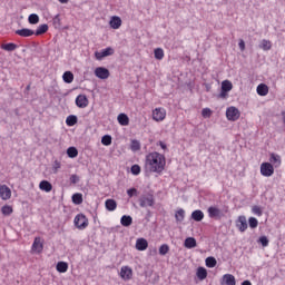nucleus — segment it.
Here are the masks:
<instances>
[{
  "label": "nucleus",
  "mask_w": 285,
  "mask_h": 285,
  "mask_svg": "<svg viewBox=\"0 0 285 285\" xmlns=\"http://www.w3.org/2000/svg\"><path fill=\"white\" fill-rule=\"evenodd\" d=\"M144 170L146 175H163L166 170V155L151 151L145 156Z\"/></svg>",
  "instance_id": "nucleus-1"
},
{
  "label": "nucleus",
  "mask_w": 285,
  "mask_h": 285,
  "mask_svg": "<svg viewBox=\"0 0 285 285\" xmlns=\"http://www.w3.org/2000/svg\"><path fill=\"white\" fill-rule=\"evenodd\" d=\"M139 206L140 208H153V206H155V194L147 193L140 196Z\"/></svg>",
  "instance_id": "nucleus-2"
},
{
  "label": "nucleus",
  "mask_w": 285,
  "mask_h": 285,
  "mask_svg": "<svg viewBox=\"0 0 285 285\" xmlns=\"http://www.w3.org/2000/svg\"><path fill=\"white\" fill-rule=\"evenodd\" d=\"M73 224L76 228H78V230H86L87 226H89L90 223L88 220V217H86V215L78 214L73 219Z\"/></svg>",
  "instance_id": "nucleus-3"
},
{
  "label": "nucleus",
  "mask_w": 285,
  "mask_h": 285,
  "mask_svg": "<svg viewBox=\"0 0 285 285\" xmlns=\"http://www.w3.org/2000/svg\"><path fill=\"white\" fill-rule=\"evenodd\" d=\"M242 117V111L235 106H230L226 109V118L228 121H238Z\"/></svg>",
  "instance_id": "nucleus-4"
},
{
  "label": "nucleus",
  "mask_w": 285,
  "mask_h": 285,
  "mask_svg": "<svg viewBox=\"0 0 285 285\" xmlns=\"http://www.w3.org/2000/svg\"><path fill=\"white\" fill-rule=\"evenodd\" d=\"M207 213L210 219H223V217H226V214L224 213V210H222L217 206L208 207Z\"/></svg>",
  "instance_id": "nucleus-5"
},
{
  "label": "nucleus",
  "mask_w": 285,
  "mask_h": 285,
  "mask_svg": "<svg viewBox=\"0 0 285 285\" xmlns=\"http://www.w3.org/2000/svg\"><path fill=\"white\" fill-rule=\"evenodd\" d=\"M151 117L154 121H164L166 119V109L164 107H157L151 111Z\"/></svg>",
  "instance_id": "nucleus-6"
},
{
  "label": "nucleus",
  "mask_w": 285,
  "mask_h": 285,
  "mask_svg": "<svg viewBox=\"0 0 285 285\" xmlns=\"http://www.w3.org/2000/svg\"><path fill=\"white\" fill-rule=\"evenodd\" d=\"M274 174H275V167H273V164L263 163L261 165V175H263V177H273Z\"/></svg>",
  "instance_id": "nucleus-7"
},
{
  "label": "nucleus",
  "mask_w": 285,
  "mask_h": 285,
  "mask_svg": "<svg viewBox=\"0 0 285 285\" xmlns=\"http://www.w3.org/2000/svg\"><path fill=\"white\" fill-rule=\"evenodd\" d=\"M111 55H115V49H112V47H108L106 49H102L101 51L95 52V57L98 61H101V59L106 57H111Z\"/></svg>",
  "instance_id": "nucleus-8"
},
{
  "label": "nucleus",
  "mask_w": 285,
  "mask_h": 285,
  "mask_svg": "<svg viewBox=\"0 0 285 285\" xmlns=\"http://www.w3.org/2000/svg\"><path fill=\"white\" fill-rule=\"evenodd\" d=\"M119 276L125 281V282H130L132 279V268L130 266H122L120 268Z\"/></svg>",
  "instance_id": "nucleus-9"
},
{
  "label": "nucleus",
  "mask_w": 285,
  "mask_h": 285,
  "mask_svg": "<svg viewBox=\"0 0 285 285\" xmlns=\"http://www.w3.org/2000/svg\"><path fill=\"white\" fill-rule=\"evenodd\" d=\"M10 197H12V190H10V187H8V185H0V199L8 202Z\"/></svg>",
  "instance_id": "nucleus-10"
},
{
  "label": "nucleus",
  "mask_w": 285,
  "mask_h": 285,
  "mask_svg": "<svg viewBox=\"0 0 285 285\" xmlns=\"http://www.w3.org/2000/svg\"><path fill=\"white\" fill-rule=\"evenodd\" d=\"M31 250L38 255L43 253V240L41 237H36L31 246Z\"/></svg>",
  "instance_id": "nucleus-11"
},
{
  "label": "nucleus",
  "mask_w": 285,
  "mask_h": 285,
  "mask_svg": "<svg viewBox=\"0 0 285 285\" xmlns=\"http://www.w3.org/2000/svg\"><path fill=\"white\" fill-rule=\"evenodd\" d=\"M236 227L240 233H245L248 229V222L246 220V216H239L236 220Z\"/></svg>",
  "instance_id": "nucleus-12"
},
{
  "label": "nucleus",
  "mask_w": 285,
  "mask_h": 285,
  "mask_svg": "<svg viewBox=\"0 0 285 285\" xmlns=\"http://www.w3.org/2000/svg\"><path fill=\"white\" fill-rule=\"evenodd\" d=\"M95 76L98 77V79H108V77H110V71L105 67H97L95 69Z\"/></svg>",
  "instance_id": "nucleus-13"
},
{
  "label": "nucleus",
  "mask_w": 285,
  "mask_h": 285,
  "mask_svg": "<svg viewBox=\"0 0 285 285\" xmlns=\"http://www.w3.org/2000/svg\"><path fill=\"white\" fill-rule=\"evenodd\" d=\"M88 97H86V95H79L76 98V106L78 108H88Z\"/></svg>",
  "instance_id": "nucleus-14"
},
{
  "label": "nucleus",
  "mask_w": 285,
  "mask_h": 285,
  "mask_svg": "<svg viewBox=\"0 0 285 285\" xmlns=\"http://www.w3.org/2000/svg\"><path fill=\"white\" fill-rule=\"evenodd\" d=\"M109 26L112 30H119L121 28V18L119 16H112Z\"/></svg>",
  "instance_id": "nucleus-15"
},
{
  "label": "nucleus",
  "mask_w": 285,
  "mask_h": 285,
  "mask_svg": "<svg viewBox=\"0 0 285 285\" xmlns=\"http://www.w3.org/2000/svg\"><path fill=\"white\" fill-rule=\"evenodd\" d=\"M237 282L235 281V277L233 274H225L222 277L220 285H236Z\"/></svg>",
  "instance_id": "nucleus-16"
},
{
  "label": "nucleus",
  "mask_w": 285,
  "mask_h": 285,
  "mask_svg": "<svg viewBox=\"0 0 285 285\" xmlns=\"http://www.w3.org/2000/svg\"><path fill=\"white\" fill-rule=\"evenodd\" d=\"M269 161L275 168H279L282 166V157L277 154H271Z\"/></svg>",
  "instance_id": "nucleus-17"
},
{
  "label": "nucleus",
  "mask_w": 285,
  "mask_h": 285,
  "mask_svg": "<svg viewBox=\"0 0 285 285\" xmlns=\"http://www.w3.org/2000/svg\"><path fill=\"white\" fill-rule=\"evenodd\" d=\"M148 248V240L146 238H138L136 240L137 250H146Z\"/></svg>",
  "instance_id": "nucleus-18"
},
{
  "label": "nucleus",
  "mask_w": 285,
  "mask_h": 285,
  "mask_svg": "<svg viewBox=\"0 0 285 285\" xmlns=\"http://www.w3.org/2000/svg\"><path fill=\"white\" fill-rule=\"evenodd\" d=\"M256 91L259 97H266V95H268V85L259 83L256 88Z\"/></svg>",
  "instance_id": "nucleus-19"
},
{
  "label": "nucleus",
  "mask_w": 285,
  "mask_h": 285,
  "mask_svg": "<svg viewBox=\"0 0 285 285\" xmlns=\"http://www.w3.org/2000/svg\"><path fill=\"white\" fill-rule=\"evenodd\" d=\"M16 35H18L19 37H32V35H35V30L32 29H18L16 31Z\"/></svg>",
  "instance_id": "nucleus-20"
},
{
  "label": "nucleus",
  "mask_w": 285,
  "mask_h": 285,
  "mask_svg": "<svg viewBox=\"0 0 285 285\" xmlns=\"http://www.w3.org/2000/svg\"><path fill=\"white\" fill-rule=\"evenodd\" d=\"M105 207L110 213H112L114 210H117V200H115V199H107L105 202Z\"/></svg>",
  "instance_id": "nucleus-21"
},
{
  "label": "nucleus",
  "mask_w": 285,
  "mask_h": 285,
  "mask_svg": "<svg viewBox=\"0 0 285 285\" xmlns=\"http://www.w3.org/2000/svg\"><path fill=\"white\" fill-rule=\"evenodd\" d=\"M40 190H43L45 193H50L52 190V184L48 180H42L39 184Z\"/></svg>",
  "instance_id": "nucleus-22"
},
{
  "label": "nucleus",
  "mask_w": 285,
  "mask_h": 285,
  "mask_svg": "<svg viewBox=\"0 0 285 285\" xmlns=\"http://www.w3.org/2000/svg\"><path fill=\"white\" fill-rule=\"evenodd\" d=\"M185 248H195L197 247V239L195 237H187L184 243Z\"/></svg>",
  "instance_id": "nucleus-23"
},
{
  "label": "nucleus",
  "mask_w": 285,
  "mask_h": 285,
  "mask_svg": "<svg viewBox=\"0 0 285 285\" xmlns=\"http://www.w3.org/2000/svg\"><path fill=\"white\" fill-rule=\"evenodd\" d=\"M191 219H194V222H202V219H204V212H202V209H196L191 213Z\"/></svg>",
  "instance_id": "nucleus-24"
},
{
  "label": "nucleus",
  "mask_w": 285,
  "mask_h": 285,
  "mask_svg": "<svg viewBox=\"0 0 285 285\" xmlns=\"http://www.w3.org/2000/svg\"><path fill=\"white\" fill-rule=\"evenodd\" d=\"M120 224H121V226H125L126 228H128V226H132V217L128 216V215H124L120 218Z\"/></svg>",
  "instance_id": "nucleus-25"
},
{
  "label": "nucleus",
  "mask_w": 285,
  "mask_h": 285,
  "mask_svg": "<svg viewBox=\"0 0 285 285\" xmlns=\"http://www.w3.org/2000/svg\"><path fill=\"white\" fill-rule=\"evenodd\" d=\"M118 124H120V126H128V124H130V118H128V115L126 114H120L118 115Z\"/></svg>",
  "instance_id": "nucleus-26"
},
{
  "label": "nucleus",
  "mask_w": 285,
  "mask_h": 285,
  "mask_svg": "<svg viewBox=\"0 0 285 285\" xmlns=\"http://www.w3.org/2000/svg\"><path fill=\"white\" fill-rule=\"evenodd\" d=\"M56 271L58 273H68V263L58 262L57 265H56Z\"/></svg>",
  "instance_id": "nucleus-27"
},
{
  "label": "nucleus",
  "mask_w": 285,
  "mask_h": 285,
  "mask_svg": "<svg viewBox=\"0 0 285 285\" xmlns=\"http://www.w3.org/2000/svg\"><path fill=\"white\" fill-rule=\"evenodd\" d=\"M62 80L65 83H72V81H75V75L71 71H66L62 75Z\"/></svg>",
  "instance_id": "nucleus-28"
},
{
  "label": "nucleus",
  "mask_w": 285,
  "mask_h": 285,
  "mask_svg": "<svg viewBox=\"0 0 285 285\" xmlns=\"http://www.w3.org/2000/svg\"><path fill=\"white\" fill-rule=\"evenodd\" d=\"M196 275H197L198 279L204 281V279H206V277H208V272L204 267H198Z\"/></svg>",
  "instance_id": "nucleus-29"
},
{
  "label": "nucleus",
  "mask_w": 285,
  "mask_h": 285,
  "mask_svg": "<svg viewBox=\"0 0 285 285\" xmlns=\"http://www.w3.org/2000/svg\"><path fill=\"white\" fill-rule=\"evenodd\" d=\"M16 48H17V45L13 42L1 45V50H6L7 52H14Z\"/></svg>",
  "instance_id": "nucleus-30"
},
{
  "label": "nucleus",
  "mask_w": 285,
  "mask_h": 285,
  "mask_svg": "<svg viewBox=\"0 0 285 285\" xmlns=\"http://www.w3.org/2000/svg\"><path fill=\"white\" fill-rule=\"evenodd\" d=\"M130 150L132 153H137V151L141 150V142H139V140H137V139L131 140Z\"/></svg>",
  "instance_id": "nucleus-31"
},
{
  "label": "nucleus",
  "mask_w": 285,
  "mask_h": 285,
  "mask_svg": "<svg viewBox=\"0 0 285 285\" xmlns=\"http://www.w3.org/2000/svg\"><path fill=\"white\" fill-rule=\"evenodd\" d=\"M222 90L224 92H230V90H233V82H230V80H224L222 82Z\"/></svg>",
  "instance_id": "nucleus-32"
},
{
  "label": "nucleus",
  "mask_w": 285,
  "mask_h": 285,
  "mask_svg": "<svg viewBox=\"0 0 285 285\" xmlns=\"http://www.w3.org/2000/svg\"><path fill=\"white\" fill-rule=\"evenodd\" d=\"M46 32H48V24H40L33 35L40 37V35H46Z\"/></svg>",
  "instance_id": "nucleus-33"
},
{
  "label": "nucleus",
  "mask_w": 285,
  "mask_h": 285,
  "mask_svg": "<svg viewBox=\"0 0 285 285\" xmlns=\"http://www.w3.org/2000/svg\"><path fill=\"white\" fill-rule=\"evenodd\" d=\"M71 199L77 206H79L80 204H83V195L82 194L76 193L72 195Z\"/></svg>",
  "instance_id": "nucleus-34"
},
{
  "label": "nucleus",
  "mask_w": 285,
  "mask_h": 285,
  "mask_svg": "<svg viewBox=\"0 0 285 285\" xmlns=\"http://www.w3.org/2000/svg\"><path fill=\"white\" fill-rule=\"evenodd\" d=\"M259 48L262 50H271L273 48V42H271V40L264 39V40H262Z\"/></svg>",
  "instance_id": "nucleus-35"
},
{
  "label": "nucleus",
  "mask_w": 285,
  "mask_h": 285,
  "mask_svg": "<svg viewBox=\"0 0 285 285\" xmlns=\"http://www.w3.org/2000/svg\"><path fill=\"white\" fill-rule=\"evenodd\" d=\"M158 253L161 256L168 255V253H170V246L168 244L160 245Z\"/></svg>",
  "instance_id": "nucleus-36"
},
{
  "label": "nucleus",
  "mask_w": 285,
  "mask_h": 285,
  "mask_svg": "<svg viewBox=\"0 0 285 285\" xmlns=\"http://www.w3.org/2000/svg\"><path fill=\"white\" fill-rule=\"evenodd\" d=\"M207 268H215L217 266V259L215 257H207L205 261Z\"/></svg>",
  "instance_id": "nucleus-37"
},
{
  "label": "nucleus",
  "mask_w": 285,
  "mask_h": 285,
  "mask_svg": "<svg viewBox=\"0 0 285 285\" xmlns=\"http://www.w3.org/2000/svg\"><path fill=\"white\" fill-rule=\"evenodd\" d=\"M186 217V212L184 209H178L176 213H175V219L176 222H183Z\"/></svg>",
  "instance_id": "nucleus-38"
},
{
  "label": "nucleus",
  "mask_w": 285,
  "mask_h": 285,
  "mask_svg": "<svg viewBox=\"0 0 285 285\" xmlns=\"http://www.w3.org/2000/svg\"><path fill=\"white\" fill-rule=\"evenodd\" d=\"M77 121H78V119H77V116H75V115H70L66 119L67 126H70V127L76 126Z\"/></svg>",
  "instance_id": "nucleus-39"
},
{
  "label": "nucleus",
  "mask_w": 285,
  "mask_h": 285,
  "mask_svg": "<svg viewBox=\"0 0 285 285\" xmlns=\"http://www.w3.org/2000/svg\"><path fill=\"white\" fill-rule=\"evenodd\" d=\"M154 57H155V59H158V61H161V59H164V49H161V48L155 49Z\"/></svg>",
  "instance_id": "nucleus-40"
},
{
  "label": "nucleus",
  "mask_w": 285,
  "mask_h": 285,
  "mask_svg": "<svg viewBox=\"0 0 285 285\" xmlns=\"http://www.w3.org/2000/svg\"><path fill=\"white\" fill-rule=\"evenodd\" d=\"M101 144L102 146H110L112 144V136L110 135L102 136Z\"/></svg>",
  "instance_id": "nucleus-41"
},
{
  "label": "nucleus",
  "mask_w": 285,
  "mask_h": 285,
  "mask_svg": "<svg viewBox=\"0 0 285 285\" xmlns=\"http://www.w3.org/2000/svg\"><path fill=\"white\" fill-rule=\"evenodd\" d=\"M1 213H2V215H4V216L12 215V213H13L12 206H10V205H4V206H2Z\"/></svg>",
  "instance_id": "nucleus-42"
},
{
  "label": "nucleus",
  "mask_w": 285,
  "mask_h": 285,
  "mask_svg": "<svg viewBox=\"0 0 285 285\" xmlns=\"http://www.w3.org/2000/svg\"><path fill=\"white\" fill-rule=\"evenodd\" d=\"M67 155L68 157H70L71 159H75V157H77V155H79V151L75 148V147H69L67 149Z\"/></svg>",
  "instance_id": "nucleus-43"
},
{
  "label": "nucleus",
  "mask_w": 285,
  "mask_h": 285,
  "mask_svg": "<svg viewBox=\"0 0 285 285\" xmlns=\"http://www.w3.org/2000/svg\"><path fill=\"white\" fill-rule=\"evenodd\" d=\"M29 23H31L32 26L39 23V16L36 13H31L28 18Z\"/></svg>",
  "instance_id": "nucleus-44"
},
{
  "label": "nucleus",
  "mask_w": 285,
  "mask_h": 285,
  "mask_svg": "<svg viewBox=\"0 0 285 285\" xmlns=\"http://www.w3.org/2000/svg\"><path fill=\"white\" fill-rule=\"evenodd\" d=\"M202 116L204 117V119H210V117L213 116V110H210V108H204L202 110Z\"/></svg>",
  "instance_id": "nucleus-45"
},
{
  "label": "nucleus",
  "mask_w": 285,
  "mask_h": 285,
  "mask_svg": "<svg viewBox=\"0 0 285 285\" xmlns=\"http://www.w3.org/2000/svg\"><path fill=\"white\" fill-rule=\"evenodd\" d=\"M252 213L254 215H257V217H262V215H264V212L262 210V207L255 205L253 208H252Z\"/></svg>",
  "instance_id": "nucleus-46"
},
{
  "label": "nucleus",
  "mask_w": 285,
  "mask_h": 285,
  "mask_svg": "<svg viewBox=\"0 0 285 285\" xmlns=\"http://www.w3.org/2000/svg\"><path fill=\"white\" fill-rule=\"evenodd\" d=\"M249 227L257 228L259 226V222L255 217H249L248 219Z\"/></svg>",
  "instance_id": "nucleus-47"
},
{
  "label": "nucleus",
  "mask_w": 285,
  "mask_h": 285,
  "mask_svg": "<svg viewBox=\"0 0 285 285\" xmlns=\"http://www.w3.org/2000/svg\"><path fill=\"white\" fill-rule=\"evenodd\" d=\"M128 197H137L139 195V191H137V188H130L127 190Z\"/></svg>",
  "instance_id": "nucleus-48"
},
{
  "label": "nucleus",
  "mask_w": 285,
  "mask_h": 285,
  "mask_svg": "<svg viewBox=\"0 0 285 285\" xmlns=\"http://www.w3.org/2000/svg\"><path fill=\"white\" fill-rule=\"evenodd\" d=\"M59 168H61V163L59 160H55L52 165V170L55 174L59 173Z\"/></svg>",
  "instance_id": "nucleus-49"
},
{
  "label": "nucleus",
  "mask_w": 285,
  "mask_h": 285,
  "mask_svg": "<svg viewBox=\"0 0 285 285\" xmlns=\"http://www.w3.org/2000/svg\"><path fill=\"white\" fill-rule=\"evenodd\" d=\"M131 173H132L134 175H140V173H141V167H140L139 165H132V166H131Z\"/></svg>",
  "instance_id": "nucleus-50"
},
{
  "label": "nucleus",
  "mask_w": 285,
  "mask_h": 285,
  "mask_svg": "<svg viewBox=\"0 0 285 285\" xmlns=\"http://www.w3.org/2000/svg\"><path fill=\"white\" fill-rule=\"evenodd\" d=\"M259 243L262 244V246H263L264 248H266V246H268V237H266V236H261V237H259Z\"/></svg>",
  "instance_id": "nucleus-51"
},
{
  "label": "nucleus",
  "mask_w": 285,
  "mask_h": 285,
  "mask_svg": "<svg viewBox=\"0 0 285 285\" xmlns=\"http://www.w3.org/2000/svg\"><path fill=\"white\" fill-rule=\"evenodd\" d=\"M71 184H78L79 183V176L77 174H73L70 176Z\"/></svg>",
  "instance_id": "nucleus-52"
},
{
  "label": "nucleus",
  "mask_w": 285,
  "mask_h": 285,
  "mask_svg": "<svg viewBox=\"0 0 285 285\" xmlns=\"http://www.w3.org/2000/svg\"><path fill=\"white\" fill-rule=\"evenodd\" d=\"M238 48L244 52L246 50V42H244V40H239Z\"/></svg>",
  "instance_id": "nucleus-53"
},
{
  "label": "nucleus",
  "mask_w": 285,
  "mask_h": 285,
  "mask_svg": "<svg viewBox=\"0 0 285 285\" xmlns=\"http://www.w3.org/2000/svg\"><path fill=\"white\" fill-rule=\"evenodd\" d=\"M157 146H160V148H161L163 150H166V148H167V146H166V144H165L164 141H159V142L157 144Z\"/></svg>",
  "instance_id": "nucleus-54"
},
{
  "label": "nucleus",
  "mask_w": 285,
  "mask_h": 285,
  "mask_svg": "<svg viewBox=\"0 0 285 285\" xmlns=\"http://www.w3.org/2000/svg\"><path fill=\"white\" fill-rule=\"evenodd\" d=\"M227 92H228V91H224V90L222 89V91H220V97H222V99H225Z\"/></svg>",
  "instance_id": "nucleus-55"
},
{
  "label": "nucleus",
  "mask_w": 285,
  "mask_h": 285,
  "mask_svg": "<svg viewBox=\"0 0 285 285\" xmlns=\"http://www.w3.org/2000/svg\"><path fill=\"white\" fill-rule=\"evenodd\" d=\"M242 285H253V283H250V281H244Z\"/></svg>",
  "instance_id": "nucleus-56"
},
{
  "label": "nucleus",
  "mask_w": 285,
  "mask_h": 285,
  "mask_svg": "<svg viewBox=\"0 0 285 285\" xmlns=\"http://www.w3.org/2000/svg\"><path fill=\"white\" fill-rule=\"evenodd\" d=\"M59 3H68L69 0H58Z\"/></svg>",
  "instance_id": "nucleus-57"
},
{
  "label": "nucleus",
  "mask_w": 285,
  "mask_h": 285,
  "mask_svg": "<svg viewBox=\"0 0 285 285\" xmlns=\"http://www.w3.org/2000/svg\"><path fill=\"white\" fill-rule=\"evenodd\" d=\"M282 116H283V121L285 124V111L282 112Z\"/></svg>",
  "instance_id": "nucleus-58"
},
{
  "label": "nucleus",
  "mask_w": 285,
  "mask_h": 285,
  "mask_svg": "<svg viewBox=\"0 0 285 285\" xmlns=\"http://www.w3.org/2000/svg\"><path fill=\"white\" fill-rule=\"evenodd\" d=\"M59 21V14L55 17V21Z\"/></svg>",
  "instance_id": "nucleus-59"
},
{
  "label": "nucleus",
  "mask_w": 285,
  "mask_h": 285,
  "mask_svg": "<svg viewBox=\"0 0 285 285\" xmlns=\"http://www.w3.org/2000/svg\"><path fill=\"white\" fill-rule=\"evenodd\" d=\"M27 90H30V85L27 86Z\"/></svg>",
  "instance_id": "nucleus-60"
}]
</instances>
